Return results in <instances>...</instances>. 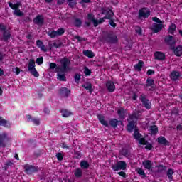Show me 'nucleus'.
<instances>
[{"mask_svg": "<svg viewBox=\"0 0 182 182\" xmlns=\"http://www.w3.org/2000/svg\"><path fill=\"white\" fill-rule=\"evenodd\" d=\"M140 116V111L134 112L132 114H129L128 119H127L128 124H127L126 130L129 132V133H132L134 130L133 136L136 140L140 139L142 136L139 131L137 125H136Z\"/></svg>", "mask_w": 182, "mask_h": 182, "instance_id": "1", "label": "nucleus"}, {"mask_svg": "<svg viewBox=\"0 0 182 182\" xmlns=\"http://www.w3.org/2000/svg\"><path fill=\"white\" fill-rule=\"evenodd\" d=\"M60 63L61 66H58L56 63H50L49 65L50 70H53L55 69V72L56 73H68L69 70H70V60L68 58V57H64L60 60Z\"/></svg>", "mask_w": 182, "mask_h": 182, "instance_id": "2", "label": "nucleus"}, {"mask_svg": "<svg viewBox=\"0 0 182 182\" xmlns=\"http://www.w3.org/2000/svg\"><path fill=\"white\" fill-rule=\"evenodd\" d=\"M0 31L3 32L2 37L0 38V41H3L4 42H9L12 36L11 34V31L6 29V26L4 24V23H0Z\"/></svg>", "mask_w": 182, "mask_h": 182, "instance_id": "3", "label": "nucleus"}, {"mask_svg": "<svg viewBox=\"0 0 182 182\" xmlns=\"http://www.w3.org/2000/svg\"><path fill=\"white\" fill-rule=\"evenodd\" d=\"M36 64L35 63V60L30 59L28 65V72H30V73L35 77H39V73H38V70H36Z\"/></svg>", "mask_w": 182, "mask_h": 182, "instance_id": "4", "label": "nucleus"}, {"mask_svg": "<svg viewBox=\"0 0 182 182\" xmlns=\"http://www.w3.org/2000/svg\"><path fill=\"white\" fill-rule=\"evenodd\" d=\"M112 168L114 171H119V170L124 171L127 168V164L125 161H119L115 165L112 166Z\"/></svg>", "mask_w": 182, "mask_h": 182, "instance_id": "5", "label": "nucleus"}, {"mask_svg": "<svg viewBox=\"0 0 182 182\" xmlns=\"http://www.w3.org/2000/svg\"><path fill=\"white\" fill-rule=\"evenodd\" d=\"M139 100L141 103H142L143 107H145L147 110H150L151 109V102L150 100L147 99V97L144 95H141L139 97Z\"/></svg>", "mask_w": 182, "mask_h": 182, "instance_id": "6", "label": "nucleus"}, {"mask_svg": "<svg viewBox=\"0 0 182 182\" xmlns=\"http://www.w3.org/2000/svg\"><path fill=\"white\" fill-rule=\"evenodd\" d=\"M105 41L107 43L114 45L119 42V38H117V36H116V34L109 33L105 36Z\"/></svg>", "mask_w": 182, "mask_h": 182, "instance_id": "7", "label": "nucleus"}, {"mask_svg": "<svg viewBox=\"0 0 182 182\" xmlns=\"http://www.w3.org/2000/svg\"><path fill=\"white\" fill-rule=\"evenodd\" d=\"M101 14L102 15H105V16H104V19H112L113 18V16H114V12L112 11V9H110L109 8H102L101 9Z\"/></svg>", "mask_w": 182, "mask_h": 182, "instance_id": "8", "label": "nucleus"}, {"mask_svg": "<svg viewBox=\"0 0 182 182\" xmlns=\"http://www.w3.org/2000/svg\"><path fill=\"white\" fill-rule=\"evenodd\" d=\"M151 14V11H150V9L146 7H142L139 11V19H141V18H149Z\"/></svg>", "mask_w": 182, "mask_h": 182, "instance_id": "9", "label": "nucleus"}, {"mask_svg": "<svg viewBox=\"0 0 182 182\" xmlns=\"http://www.w3.org/2000/svg\"><path fill=\"white\" fill-rule=\"evenodd\" d=\"M9 140L8 133H0V149L6 147V141Z\"/></svg>", "mask_w": 182, "mask_h": 182, "instance_id": "10", "label": "nucleus"}, {"mask_svg": "<svg viewBox=\"0 0 182 182\" xmlns=\"http://www.w3.org/2000/svg\"><path fill=\"white\" fill-rule=\"evenodd\" d=\"M24 171L26 174H32V173H36L39 171V168L32 165H24Z\"/></svg>", "mask_w": 182, "mask_h": 182, "instance_id": "11", "label": "nucleus"}, {"mask_svg": "<svg viewBox=\"0 0 182 182\" xmlns=\"http://www.w3.org/2000/svg\"><path fill=\"white\" fill-rule=\"evenodd\" d=\"M164 42L166 43V45H168V46H171V49L176 45V40H174V36L170 35L165 36L164 38Z\"/></svg>", "mask_w": 182, "mask_h": 182, "instance_id": "12", "label": "nucleus"}, {"mask_svg": "<svg viewBox=\"0 0 182 182\" xmlns=\"http://www.w3.org/2000/svg\"><path fill=\"white\" fill-rule=\"evenodd\" d=\"M181 77V73L180 71L173 70L170 74V79L173 82H177L178 79Z\"/></svg>", "mask_w": 182, "mask_h": 182, "instance_id": "13", "label": "nucleus"}, {"mask_svg": "<svg viewBox=\"0 0 182 182\" xmlns=\"http://www.w3.org/2000/svg\"><path fill=\"white\" fill-rule=\"evenodd\" d=\"M109 125L111 127H113V129H116L117 126H123V121H119L117 119L113 118L109 120Z\"/></svg>", "mask_w": 182, "mask_h": 182, "instance_id": "14", "label": "nucleus"}, {"mask_svg": "<svg viewBox=\"0 0 182 182\" xmlns=\"http://www.w3.org/2000/svg\"><path fill=\"white\" fill-rule=\"evenodd\" d=\"M171 50H173V53L175 56H177V58H180L182 56V46H178L175 47L174 46L171 48Z\"/></svg>", "mask_w": 182, "mask_h": 182, "instance_id": "15", "label": "nucleus"}, {"mask_svg": "<svg viewBox=\"0 0 182 182\" xmlns=\"http://www.w3.org/2000/svg\"><path fill=\"white\" fill-rule=\"evenodd\" d=\"M33 23L36 25H43L45 23V18H43V16L37 15L36 18L33 20Z\"/></svg>", "mask_w": 182, "mask_h": 182, "instance_id": "16", "label": "nucleus"}, {"mask_svg": "<svg viewBox=\"0 0 182 182\" xmlns=\"http://www.w3.org/2000/svg\"><path fill=\"white\" fill-rule=\"evenodd\" d=\"M106 87L110 93H113V92L116 90V85H114V82L113 81H107Z\"/></svg>", "mask_w": 182, "mask_h": 182, "instance_id": "17", "label": "nucleus"}, {"mask_svg": "<svg viewBox=\"0 0 182 182\" xmlns=\"http://www.w3.org/2000/svg\"><path fill=\"white\" fill-rule=\"evenodd\" d=\"M157 142L161 146H170V141L163 136H160L157 138Z\"/></svg>", "mask_w": 182, "mask_h": 182, "instance_id": "18", "label": "nucleus"}, {"mask_svg": "<svg viewBox=\"0 0 182 182\" xmlns=\"http://www.w3.org/2000/svg\"><path fill=\"white\" fill-rule=\"evenodd\" d=\"M154 56L156 60H164L166 59V54L161 51H156Z\"/></svg>", "mask_w": 182, "mask_h": 182, "instance_id": "19", "label": "nucleus"}, {"mask_svg": "<svg viewBox=\"0 0 182 182\" xmlns=\"http://www.w3.org/2000/svg\"><path fill=\"white\" fill-rule=\"evenodd\" d=\"M117 113L121 120H124L126 119V113H127V111L124 108L121 107L117 109Z\"/></svg>", "mask_w": 182, "mask_h": 182, "instance_id": "20", "label": "nucleus"}, {"mask_svg": "<svg viewBox=\"0 0 182 182\" xmlns=\"http://www.w3.org/2000/svg\"><path fill=\"white\" fill-rule=\"evenodd\" d=\"M59 94L60 96H63V97H69V95H70V90L66 87H61L59 90Z\"/></svg>", "mask_w": 182, "mask_h": 182, "instance_id": "21", "label": "nucleus"}, {"mask_svg": "<svg viewBox=\"0 0 182 182\" xmlns=\"http://www.w3.org/2000/svg\"><path fill=\"white\" fill-rule=\"evenodd\" d=\"M142 166H144V168L146 170H151L153 168V162L150 160H144L142 162Z\"/></svg>", "mask_w": 182, "mask_h": 182, "instance_id": "22", "label": "nucleus"}, {"mask_svg": "<svg viewBox=\"0 0 182 182\" xmlns=\"http://www.w3.org/2000/svg\"><path fill=\"white\" fill-rule=\"evenodd\" d=\"M97 119L100 123L102 124V126H105V127H109V123H107V121L105 119V115L100 114L97 115Z\"/></svg>", "mask_w": 182, "mask_h": 182, "instance_id": "23", "label": "nucleus"}, {"mask_svg": "<svg viewBox=\"0 0 182 182\" xmlns=\"http://www.w3.org/2000/svg\"><path fill=\"white\" fill-rule=\"evenodd\" d=\"M8 5L9 8L13 9V11H17L18 9H19L20 6H22V4L21 3V1H18L14 4L9 1L8 2Z\"/></svg>", "mask_w": 182, "mask_h": 182, "instance_id": "24", "label": "nucleus"}, {"mask_svg": "<svg viewBox=\"0 0 182 182\" xmlns=\"http://www.w3.org/2000/svg\"><path fill=\"white\" fill-rule=\"evenodd\" d=\"M26 117L28 122H33V124H35L36 126H39V124H41V120H39V119L32 118V116H31V114H27Z\"/></svg>", "mask_w": 182, "mask_h": 182, "instance_id": "25", "label": "nucleus"}, {"mask_svg": "<svg viewBox=\"0 0 182 182\" xmlns=\"http://www.w3.org/2000/svg\"><path fill=\"white\" fill-rule=\"evenodd\" d=\"M80 167L82 170H87L90 167V164L87 160L83 159L80 162Z\"/></svg>", "mask_w": 182, "mask_h": 182, "instance_id": "26", "label": "nucleus"}, {"mask_svg": "<svg viewBox=\"0 0 182 182\" xmlns=\"http://www.w3.org/2000/svg\"><path fill=\"white\" fill-rule=\"evenodd\" d=\"M163 27H164L163 23H161V24L154 23L152 27V31L154 33H158V32H160V31H162Z\"/></svg>", "mask_w": 182, "mask_h": 182, "instance_id": "27", "label": "nucleus"}, {"mask_svg": "<svg viewBox=\"0 0 182 182\" xmlns=\"http://www.w3.org/2000/svg\"><path fill=\"white\" fill-rule=\"evenodd\" d=\"M11 124L8 120L4 119V117L0 116V126H3V127H6V129H9L11 127Z\"/></svg>", "mask_w": 182, "mask_h": 182, "instance_id": "28", "label": "nucleus"}, {"mask_svg": "<svg viewBox=\"0 0 182 182\" xmlns=\"http://www.w3.org/2000/svg\"><path fill=\"white\" fill-rule=\"evenodd\" d=\"M74 176L75 178H82L83 177V169H81L80 168H77L74 171Z\"/></svg>", "mask_w": 182, "mask_h": 182, "instance_id": "29", "label": "nucleus"}, {"mask_svg": "<svg viewBox=\"0 0 182 182\" xmlns=\"http://www.w3.org/2000/svg\"><path fill=\"white\" fill-rule=\"evenodd\" d=\"M82 87L85 89L86 90H88L90 95H92L93 93V85L90 82H86L84 85H82Z\"/></svg>", "mask_w": 182, "mask_h": 182, "instance_id": "30", "label": "nucleus"}, {"mask_svg": "<svg viewBox=\"0 0 182 182\" xmlns=\"http://www.w3.org/2000/svg\"><path fill=\"white\" fill-rule=\"evenodd\" d=\"M82 53L85 56L89 58L90 59H93L95 57V53H93L92 50H83Z\"/></svg>", "mask_w": 182, "mask_h": 182, "instance_id": "31", "label": "nucleus"}, {"mask_svg": "<svg viewBox=\"0 0 182 182\" xmlns=\"http://www.w3.org/2000/svg\"><path fill=\"white\" fill-rule=\"evenodd\" d=\"M73 25L75 28H82V25H83V21L82 19L79 18H74Z\"/></svg>", "mask_w": 182, "mask_h": 182, "instance_id": "32", "label": "nucleus"}, {"mask_svg": "<svg viewBox=\"0 0 182 182\" xmlns=\"http://www.w3.org/2000/svg\"><path fill=\"white\" fill-rule=\"evenodd\" d=\"M60 113L63 117H69L70 116H72L73 114L71 111H69L66 109H61Z\"/></svg>", "mask_w": 182, "mask_h": 182, "instance_id": "33", "label": "nucleus"}, {"mask_svg": "<svg viewBox=\"0 0 182 182\" xmlns=\"http://www.w3.org/2000/svg\"><path fill=\"white\" fill-rule=\"evenodd\" d=\"M176 29H177V26L174 23H171L168 28V32L171 35H174V32H176Z\"/></svg>", "mask_w": 182, "mask_h": 182, "instance_id": "34", "label": "nucleus"}, {"mask_svg": "<svg viewBox=\"0 0 182 182\" xmlns=\"http://www.w3.org/2000/svg\"><path fill=\"white\" fill-rule=\"evenodd\" d=\"M120 154L122 156H124V157H130V149H127V148H123L121 151H120Z\"/></svg>", "mask_w": 182, "mask_h": 182, "instance_id": "35", "label": "nucleus"}, {"mask_svg": "<svg viewBox=\"0 0 182 182\" xmlns=\"http://www.w3.org/2000/svg\"><path fill=\"white\" fill-rule=\"evenodd\" d=\"M143 65H144V62L143 60H139L138 63L134 66V68L138 72H141V69L143 68Z\"/></svg>", "mask_w": 182, "mask_h": 182, "instance_id": "36", "label": "nucleus"}, {"mask_svg": "<svg viewBox=\"0 0 182 182\" xmlns=\"http://www.w3.org/2000/svg\"><path fill=\"white\" fill-rule=\"evenodd\" d=\"M173 174H174V170L172 168H168L166 171V176L169 181H173Z\"/></svg>", "mask_w": 182, "mask_h": 182, "instance_id": "37", "label": "nucleus"}, {"mask_svg": "<svg viewBox=\"0 0 182 182\" xmlns=\"http://www.w3.org/2000/svg\"><path fill=\"white\" fill-rule=\"evenodd\" d=\"M58 79L60 82H66V75L65 73H57Z\"/></svg>", "mask_w": 182, "mask_h": 182, "instance_id": "38", "label": "nucleus"}, {"mask_svg": "<svg viewBox=\"0 0 182 182\" xmlns=\"http://www.w3.org/2000/svg\"><path fill=\"white\" fill-rule=\"evenodd\" d=\"M145 87H154V80L151 78H147Z\"/></svg>", "mask_w": 182, "mask_h": 182, "instance_id": "39", "label": "nucleus"}, {"mask_svg": "<svg viewBox=\"0 0 182 182\" xmlns=\"http://www.w3.org/2000/svg\"><path fill=\"white\" fill-rule=\"evenodd\" d=\"M150 132L152 135L157 134V133H159V127H157V125H151L150 127Z\"/></svg>", "mask_w": 182, "mask_h": 182, "instance_id": "40", "label": "nucleus"}, {"mask_svg": "<svg viewBox=\"0 0 182 182\" xmlns=\"http://www.w3.org/2000/svg\"><path fill=\"white\" fill-rule=\"evenodd\" d=\"M48 36L50 37L51 39H54V38H56V32L55 30H49L47 31Z\"/></svg>", "mask_w": 182, "mask_h": 182, "instance_id": "41", "label": "nucleus"}, {"mask_svg": "<svg viewBox=\"0 0 182 182\" xmlns=\"http://www.w3.org/2000/svg\"><path fill=\"white\" fill-rule=\"evenodd\" d=\"M67 2L68 3V6L70 8H75V6L77 5V0H67Z\"/></svg>", "mask_w": 182, "mask_h": 182, "instance_id": "42", "label": "nucleus"}, {"mask_svg": "<svg viewBox=\"0 0 182 182\" xmlns=\"http://www.w3.org/2000/svg\"><path fill=\"white\" fill-rule=\"evenodd\" d=\"M65 34V28H60L55 31V37L62 36V35Z\"/></svg>", "mask_w": 182, "mask_h": 182, "instance_id": "43", "label": "nucleus"}, {"mask_svg": "<svg viewBox=\"0 0 182 182\" xmlns=\"http://www.w3.org/2000/svg\"><path fill=\"white\" fill-rule=\"evenodd\" d=\"M158 173H163V171H167V166L160 164L158 166Z\"/></svg>", "mask_w": 182, "mask_h": 182, "instance_id": "44", "label": "nucleus"}, {"mask_svg": "<svg viewBox=\"0 0 182 182\" xmlns=\"http://www.w3.org/2000/svg\"><path fill=\"white\" fill-rule=\"evenodd\" d=\"M136 171L139 176H142V178H146L147 175H146V173H144V170H143V168H138Z\"/></svg>", "mask_w": 182, "mask_h": 182, "instance_id": "45", "label": "nucleus"}, {"mask_svg": "<svg viewBox=\"0 0 182 182\" xmlns=\"http://www.w3.org/2000/svg\"><path fill=\"white\" fill-rule=\"evenodd\" d=\"M74 156V158L77 160H80V159H82V153H80L79 151H75Z\"/></svg>", "mask_w": 182, "mask_h": 182, "instance_id": "46", "label": "nucleus"}, {"mask_svg": "<svg viewBox=\"0 0 182 182\" xmlns=\"http://www.w3.org/2000/svg\"><path fill=\"white\" fill-rule=\"evenodd\" d=\"M74 39H77V42L80 43L86 42V41H87V38L80 37V36H75Z\"/></svg>", "mask_w": 182, "mask_h": 182, "instance_id": "47", "label": "nucleus"}, {"mask_svg": "<svg viewBox=\"0 0 182 182\" xmlns=\"http://www.w3.org/2000/svg\"><path fill=\"white\" fill-rule=\"evenodd\" d=\"M53 48H56V49H58V48H61V46H63V43L61 41H58V43L55 41L53 43Z\"/></svg>", "mask_w": 182, "mask_h": 182, "instance_id": "48", "label": "nucleus"}, {"mask_svg": "<svg viewBox=\"0 0 182 182\" xmlns=\"http://www.w3.org/2000/svg\"><path fill=\"white\" fill-rule=\"evenodd\" d=\"M135 31L140 36H141L143 35V29H141V27H140L139 26H135Z\"/></svg>", "mask_w": 182, "mask_h": 182, "instance_id": "49", "label": "nucleus"}, {"mask_svg": "<svg viewBox=\"0 0 182 182\" xmlns=\"http://www.w3.org/2000/svg\"><path fill=\"white\" fill-rule=\"evenodd\" d=\"M84 73L85 76H90V75H92V70H90V69H89L87 67H85Z\"/></svg>", "mask_w": 182, "mask_h": 182, "instance_id": "50", "label": "nucleus"}, {"mask_svg": "<svg viewBox=\"0 0 182 182\" xmlns=\"http://www.w3.org/2000/svg\"><path fill=\"white\" fill-rule=\"evenodd\" d=\"M55 157L58 161H62L63 160V154L58 152L56 154Z\"/></svg>", "mask_w": 182, "mask_h": 182, "instance_id": "51", "label": "nucleus"}, {"mask_svg": "<svg viewBox=\"0 0 182 182\" xmlns=\"http://www.w3.org/2000/svg\"><path fill=\"white\" fill-rule=\"evenodd\" d=\"M14 15L16 16H23V12L21 11V9H18L17 10L14 11Z\"/></svg>", "mask_w": 182, "mask_h": 182, "instance_id": "52", "label": "nucleus"}, {"mask_svg": "<svg viewBox=\"0 0 182 182\" xmlns=\"http://www.w3.org/2000/svg\"><path fill=\"white\" fill-rule=\"evenodd\" d=\"M152 21L153 22H156L158 24H161V23H164V21H161L160 20L159 18L157 17H153L152 18Z\"/></svg>", "mask_w": 182, "mask_h": 182, "instance_id": "53", "label": "nucleus"}, {"mask_svg": "<svg viewBox=\"0 0 182 182\" xmlns=\"http://www.w3.org/2000/svg\"><path fill=\"white\" fill-rule=\"evenodd\" d=\"M36 63H37V65H38V66H41V65L43 63V57L41 56L37 58L36 60Z\"/></svg>", "mask_w": 182, "mask_h": 182, "instance_id": "54", "label": "nucleus"}, {"mask_svg": "<svg viewBox=\"0 0 182 182\" xmlns=\"http://www.w3.org/2000/svg\"><path fill=\"white\" fill-rule=\"evenodd\" d=\"M139 141V144L144 146L145 144H147V142L149 141L146 140L145 138H139V139H137Z\"/></svg>", "mask_w": 182, "mask_h": 182, "instance_id": "55", "label": "nucleus"}, {"mask_svg": "<svg viewBox=\"0 0 182 182\" xmlns=\"http://www.w3.org/2000/svg\"><path fill=\"white\" fill-rule=\"evenodd\" d=\"M14 166V163L11 161H7L4 165V170H8L9 167H12Z\"/></svg>", "mask_w": 182, "mask_h": 182, "instance_id": "56", "label": "nucleus"}, {"mask_svg": "<svg viewBox=\"0 0 182 182\" xmlns=\"http://www.w3.org/2000/svg\"><path fill=\"white\" fill-rule=\"evenodd\" d=\"M179 110L177 107H173L171 110V114H174L175 116H178Z\"/></svg>", "mask_w": 182, "mask_h": 182, "instance_id": "57", "label": "nucleus"}, {"mask_svg": "<svg viewBox=\"0 0 182 182\" xmlns=\"http://www.w3.org/2000/svg\"><path fill=\"white\" fill-rule=\"evenodd\" d=\"M109 23L112 28H115L117 26V24L114 23V19L113 18L109 19Z\"/></svg>", "mask_w": 182, "mask_h": 182, "instance_id": "58", "label": "nucleus"}, {"mask_svg": "<svg viewBox=\"0 0 182 182\" xmlns=\"http://www.w3.org/2000/svg\"><path fill=\"white\" fill-rule=\"evenodd\" d=\"M146 150H151L153 149V144H151L150 142H146V144L144 145Z\"/></svg>", "mask_w": 182, "mask_h": 182, "instance_id": "59", "label": "nucleus"}, {"mask_svg": "<svg viewBox=\"0 0 182 182\" xmlns=\"http://www.w3.org/2000/svg\"><path fill=\"white\" fill-rule=\"evenodd\" d=\"M74 79L76 83H79V82H80V74L76 73L74 76Z\"/></svg>", "mask_w": 182, "mask_h": 182, "instance_id": "60", "label": "nucleus"}, {"mask_svg": "<svg viewBox=\"0 0 182 182\" xmlns=\"http://www.w3.org/2000/svg\"><path fill=\"white\" fill-rule=\"evenodd\" d=\"M36 45L40 49V48L43 45V42L42 41V40H37L36 42Z\"/></svg>", "mask_w": 182, "mask_h": 182, "instance_id": "61", "label": "nucleus"}, {"mask_svg": "<svg viewBox=\"0 0 182 182\" xmlns=\"http://www.w3.org/2000/svg\"><path fill=\"white\" fill-rule=\"evenodd\" d=\"M87 19H88V21H90L91 22H92L93 20L95 19V15H93L92 14H88Z\"/></svg>", "mask_w": 182, "mask_h": 182, "instance_id": "62", "label": "nucleus"}, {"mask_svg": "<svg viewBox=\"0 0 182 182\" xmlns=\"http://www.w3.org/2000/svg\"><path fill=\"white\" fill-rule=\"evenodd\" d=\"M40 49L42 52H48V48H46V46L43 45L40 47Z\"/></svg>", "mask_w": 182, "mask_h": 182, "instance_id": "63", "label": "nucleus"}, {"mask_svg": "<svg viewBox=\"0 0 182 182\" xmlns=\"http://www.w3.org/2000/svg\"><path fill=\"white\" fill-rule=\"evenodd\" d=\"M117 174L119 176H120L121 177H123L124 178H126V172L120 171V172H118Z\"/></svg>", "mask_w": 182, "mask_h": 182, "instance_id": "64", "label": "nucleus"}]
</instances>
